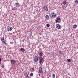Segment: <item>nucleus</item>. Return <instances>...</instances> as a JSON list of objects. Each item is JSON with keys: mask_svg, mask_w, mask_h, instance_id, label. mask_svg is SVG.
Returning a JSON list of instances; mask_svg holds the SVG:
<instances>
[{"mask_svg": "<svg viewBox=\"0 0 78 78\" xmlns=\"http://www.w3.org/2000/svg\"><path fill=\"white\" fill-rule=\"evenodd\" d=\"M50 16L51 18H52V19H54V18H55V17H56V14H55V13L54 12H53L52 13H51Z\"/></svg>", "mask_w": 78, "mask_h": 78, "instance_id": "f257e3e1", "label": "nucleus"}, {"mask_svg": "<svg viewBox=\"0 0 78 78\" xmlns=\"http://www.w3.org/2000/svg\"><path fill=\"white\" fill-rule=\"evenodd\" d=\"M43 11L44 12L48 11V8H47V7L46 5H45L44 6V7H43Z\"/></svg>", "mask_w": 78, "mask_h": 78, "instance_id": "f03ea898", "label": "nucleus"}, {"mask_svg": "<svg viewBox=\"0 0 78 78\" xmlns=\"http://www.w3.org/2000/svg\"><path fill=\"white\" fill-rule=\"evenodd\" d=\"M34 58H33V60L34 62H37V61H38V57L37 56H34Z\"/></svg>", "mask_w": 78, "mask_h": 78, "instance_id": "7ed1b4c3", "label": "nucleus"}, {"mask_svg": "<svg viewBox=\"0 0 78 78\" xmlns=\"http://www.w3.org/2000/svg\"><path fill=\"white\" fill-rule=\"evenodd\" d=\"M39 59H40L39 63L40 64H41V63H42V61H43V58H42V57L40 56L39 57Z\"/></svg>", "mask_w": 78, "mask_h": 78, "instance_id": "20e7f679", "label": "nucleus"}, {"mask_svg": "<svg viewBox=\"0 0 78 78\" xmlns=\"http://www.w3.org/2000/svg\"><path fill=\"white\" fill-rule=\"evenodd\" d=\"M56 28H58V29H61V26L59 24H58L56 25Z\"/></svg>", "mask_w": 78, "mask_h": 78, "instance_id": "39448f33", "label": "nucleus"}, {"mask_svg": "<svg viewBox=\"0 0 78 78\" xmlns=\"http://www.w3.org/2000/svg\"><path fill=\"white\" fill-rule=\"evenodd\" d=\"M7 31H11V30L13 29V28H12V27H9L8 28V27H7Z\"/></svg>", "mask_w": 78, "mask_h": 78, "instance_id": "423d86ee", "label": "nucleus"}, {"mask_svg": "<svg viewBox=\"0 0 78 78\" xmlns=\"http://www.w3.org/2000/svg\"><path fill=\"white\" fill-rule=\"evenodd\" d=\"M43 71H42V69L41 67L40 68L39 73H42Z\"/></svg>", "mask_w": 78, "mask_h": 78, "instance_id": "0eeeda50", "label": "nucleus"}, {"mask_svg": "<svg viewBox=\"0 0 78 78\" xmlns=\"http://www.w3.org/2000/svg\"><path fill=\"white\" fill-rule=\"evenodd\" d=\"M62 51H60L59 52L58 54L59 55V56H62Z\"/></svg>", "mask_w": 78, "mask_h": 78, "instance_id": "6e6552de", "label": "nucleus"}, {"mask_svg": "<svg viewBox=\"0 0 78 78\" xmlns=\"http://www.w3.org/2000/svg\"><path fill=\"white\" fill-rule=\"evenodd\" d=\"M16 61H15L14 60H11V62L12 64H14L16 62Z\"/></svg>", "mask_w": 78, "mask_h": 78, "instance_id": "1a4fd4ad", "label": "nucleus"}, {"mask_svg": "<svg viewBox=\"0 0 78 78\" xmlns=\"http://www.w3.org/2000/svg\"><path fill=\"white\" fill-rule=\"evenodd\" d=\"M77 27V25L76 24L74 25L73 26V29H75V28H76Z\"/></svg>", "mask_w": 78, "mask_h": 78, "instance_id": "9d476101", "label": "nucleus"}, {"mask_svg": "<svg viewBox=\"0 0 78 78\" xmlns=\"http://www.w3.org/2000/svg\"><path fill=\"white\" fill-rule=\"evenodd\" d=\"M15 5H16V7L17 8H18L20 4H19V3H18V2H16V3Z\"/></svg>", "mask_w": 78, "mask_h": 78, "instance_id": "9b49d317", "label": "nucleus"}, {"mask_svg": "<svg viewBox=\"0 0 78 78\" xmlns=\"http://www.w3.org/2000/svg\"><path fill=\"white\" fill-rule=\"evenodd\" d=\"M45 19H49V16L48 15H46L45 16Z\"/></svg>", "mask_w": 78, "mask_h": 78, "instance_id": "f8f14e48", "label": "nucleus"}, {"mask_svg": "<svg viewBox=\"0 0 78 78\" xmlns=\"http://www.w3.org/2000/svg\"><path fill=\"white\" fill-rule=\"evenodd\" d=\"M78 1L77 0H75V2L74 3L75 4H76V5H78Z\"/></svg>", "mask_w": 78, "mask_h": 78, "instance_id": "ddd939ff", "label": "nucleus"}, {"mask_svg": "<svg viewBox=\"0 0 78 78\" xmlns=\"http://www.w3.org/2000/svg\"><path fill=\"white\" fill-rule=\"evenodd\" d=\"M62 4H63V5H66V1H65L63 2Z\"/></svg>", "mask_w": 78, "mask_h": 78, "instance_id": "4468645a", "label": "nucleus"}, {"mask_svg": "<svg viewBox=\"0 0 78 78\" xmlns=\"http://www.w3.org/2000/svg\"><path fill=\"white\" fill-rule=\"evenodd\" d=\"M1 41L3 42L4 41V38L3 37H1Z\"/></svg>", "mask_w": 78, "mask_h": 78, "instance_id": "2eb2a0df", "label": "nucleus"}, {"mask_svg": "<svg viewBox=\"0 0 78 78\" xmlns=\"http://www.w3.org/2000/svg\"><path fill=\"white\" fill-rule=\"evenodd\" d=\"M20 51H25V49H23L22 48H21L20 49Z\"/></svg>", "mask_w": 78, "mask_h": 78, "instance_id": "dca6fc26", "label": "nucleus"}, {"mask_svg": "<svg viewBox=\"0 0 78 78\" xmlns=\"http://www.w3.org/2000/svg\"><path fill=\"white\" fill-rule=\"evenodd\" d=\"M42 55H43V53L42 52H40L39 53V55L40 56H41V57H42Z\"/></svg>", "mask_w": 78, "mask_h": 78, "instance_id": "f3484780", "label": "nucleus"}, {"mask_svg": "<svg viewBox=\"0 0 78 78\" xmlns=\"http://www.w3.org/2000/svg\"><path fill=\"white\" fill-rule=\"evenodd\" d=\"M29 36L30 37H31L32 36V32H31L30 33V34H29Z\"/></svg>", "mask_w": 78, "mask_h": 78, "instance_id": "a211bd4d", "label": "nucleus"}, {"mask_svg": "<svg viewBox=\"0 0 78 78\" xmlns=\"http://www.w3.org/2000/svg\"><path fill=\"white\" fill-rule=\"evenodd\" d=\"M67 61L69 62H71V60L69 58H68L67 60Z\"/></svg>", "mask_w": 78, "mask_h": 78, "instance_id": "6ab92c4d", "label": "nucleus"}, {"mask_svg": "<svg viewBox=\"0 0 78 78\" xmlns=\"http://www.w3.org/2000/svg\"><path fill=\"white\" fill-rule=\"evenodd\" d=\"M46 26L48 28H49V27H50V24H47Z\"/></svg>", "mask_w": 78, "mask_h": 78, "instance_id": "aec40b11", "label": "nucleus"}, {"mask_svg": "<svg viewBox=\"0 0 78 78\" xmlns=\"http://www.w3.org/2000/svg\"><path fill=\"white\" fill-rule=\"evenodd\" d=\"M24 75L25 77L27 76H28V74L27 73H24Z\"/></svg>", "mask_w": 78, "mask_h": 78, "instance_id": "412c9836", "label": "nucleus"}, {"mask_svg": "<svg viewBox=\"0 0 78 78\" xmlns=\"http://www.w3.org/2000/svg\"><path fill=\"white\" fill-rule=\"evenodd\" d=\"M1 67H2V68H5V66H4V65L3 64H2L1 66Z\"/></svg>", "mask_w": 78, "mask_h": 78, "instance_id": "4be33fe9", "label": "nucleus"}, {"mask_svg": "<svg viewBox=\"0 0 78 78\" xmlns=\"http://www.w3.org/2000/svg\"><path fill=\"white\" fill-rule=\"evenodd\" d=\"M30 76H33V73H31L30 74Z\"/></svg>", "mask_w": 78, "mask_h": 78, "instance_id": "5701e85b", "label": "nucleus"}, {"mask_svg": "<svg viewBox=\"0 0 78 78\" xmlns=\"http://www.w3.org/2000/svg\"><path fill=\"white\" fill-rule=\"evenodd\" d=\"M61 19L60 18H59V17H58L57 18H56V19H57V20H58V21L59 20H60V19Z\"/></svg>", "mask_w": 78, "mask_h": 78, "instance_id": "b1692460", "label": "nucleus"}, {"mask_svg": "<svg viewBox=\"0 0 78 78\" xmlns=\"http://www.w3.org/2000/svg\"><path fill=\"white\" fill-rule=\"evenodd\" d=\"M52 77L53 78H54L55 77V74H52Z\"/></svg>", "mask_w": 78, "mask_h": 78, "instance_id": "393cba45", "label": "nucleus"}, {"mask_svg": "<svg viewBox=\"0 0 78 78\" xmlns=\"http://www.w3.org/2000/svg\"><path fill=\"white\" fill-rule=\"evenodd\" d=\"M4 44H6V42H5V41H4L2 42Z\"/></svg>", "mask_w": 78, "mask_h": 78, "instance_id": "a878e982", "label": "nucleus"}, {"mask_svg": "<svg viewBox=\"0 0 78 78\" xmlns=\"http://www.w3.org/2000/svg\"><path fill=\"white\" fill-rule=\"evenodd\" d=\"M59 21L58 20H55V22L56 23H58V22Z\"/></svg>", "mask_w": 78, "mask_h": 78, "instance_id": "bb28decb", "label": "nucleus"}, {"mask_svg": "<svg viewBox=\"0 0 78 78\" xmlns=\"http://www.w3.org/2000/svg\"><path fill=\"white\" fill-rule=\"evenodd\" d=\"M26 78H29V77L28 76H26Z\"/></svg>", "mask_w": 78, "mask_h": 78, "instance_id": "cd10ccee", "label": "nucleus"}, {"mask_svg": "<svg viewBox=\"0 0 78 78\" xmlns=\"http://www.w3.org/2000/svg\"><path fill=\"white\" fill-rule=\"evenodd\" d=\"M18 65L19 66H20V63H18Z\"/></svg>", "mask_w": 78, "mask_h": 78, "instance_id": "c85d7f7f", "label": "nucleus"}, {"mask_svg": "<svg viewBox=\"0 0 78 78\" xmlns=\"http://www.w3.org/2000/svg\"><path fill=\"white\" fill-rule=\"evenodd\" d=\"M2 60V58H0V62H1Z\"/></svg>", "mask_w": 78, "mask_h": 78, "instance_id": "c756f323", "label": "nucleus"}, {"mask_svg": "<svg viewBox=\"0 0 78 78\" xmlns=\"http://www.w3.org/2000/svg\"><path fill=\"white\" fill-rule=\"evenodd\" d=\"M31 70H33V71H34V69L32 68L31 69Z\"/></svg>", "mask_w": 78, "mask_h": 78, "instance_id": "7c9ffc66", "label": "nucleus"}, {"mask_svg": "<svg viewBox=\"0 0 78 78\" xmlns=\"http://www.w3.org/2000/svg\"><path fill=\"white\" fill-rule=\"evenodd\" d=\"M5 45H6V43H5Z\"/></svg>", "mask_w": 78, "mask_h": 78, "instance_id": "2f4dec72", "label": "nucleus"}, {"mask_svg": "<svg viewBox=\"0 0 78 78\" xmlns=\"http://www.w3.org/2000/svg\"><path fill=\"white\" fill-rule=\"evenodd\" d=\"M39 46H38V47H37L38 48H39Z\"/></svg>", "mask_w": 78, "mask_h": 78, "instance_id": "473e14b6", "label": "nucleus"}, {"mask_svg": "<svg viewBox=\"0 0 78 78\" xmlns=\"http://www.w3.org/2000/svg\"><path fill=\"white\" fill-rule=\"evenodd\" d=\"M8 27H9V26H8Z\"/></svg>", "mask_w": 78, "mask_h": 78, "instance_id": "72a5a7b5", "label": "nucleus"}, {"mask_svg": "<svg viewBox=\"0 0 78 78\" xmlns=\"http://www.w3.org/2000/svg\"><path fill=\"white\" fill-rule=\"evenodd\" d=\"M15 78H17V77H16Z\"/></svg>", "mask_w": 78, "mask_h": 78, "instance_id": "f704fd0d", "label": "nucleus"}, {"mask_svg": "<svg viewBox=\"0 0 78 78\" xmlns=\"http://www.w3.org/2000/svg\"><path fill=\"white\" fill-rule=\"evenodd\" d=\"M1 52H0V53Z\"/></svg>", "mask_w": 78, "mask_h": 78, "instance_id": "c9c22d12", "label": "nucleus"}]
</instances>
